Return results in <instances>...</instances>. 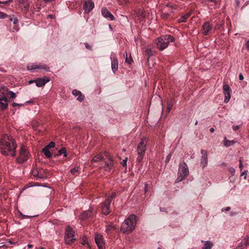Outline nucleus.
Masks as SVG:
<instances>
[{
  "label": "nucleus",
  "mask_w": 249,
  "mask_h": 249,
  "mask_svg": "<svg viewBox=\"0 0 249 249\" xmlns=\"http://www.w3.org/2000/svg\"><path fill=\"white\" fill-rule=\"evenodd\" d=\"M85 47L86 48L88 49V50H91L92 49V47L91 46H90V45L89 44V43H85Z\"/></svg>",
  "instance_id": "44"
},
{
  "label": "nucleus",
  "mask_w": 249,
  "mask_h": 249,
  "mask_svg": "<svg viewBox=\"0 0 249 249\" xmlns=\"http://www.w3.org/2000/svg\"><path fill=\"white\" fill-rule=\"evenodd\" d=\"M50 78L49 77L45 76L42 78H38L35 80V83L37 87H43L47 82L50 81Z\"/></svg>",
  "instance_id": "16"
},
{
  "label": "nucleus",
  "mask_w": 249,
  "mask_h": 249,
  "mask_svg": "<svg viewBox=\"0 0 249 249\" xmlns=\"http://www.w3.org/2000/svg\"><path fill=\"white\" fill-rule=\"evenodd\" d=\"M173 107V101L171 100L170 101H168L167 104V109L166 111L167 113L170 112Z\"/></svg>",
  "instance_id": "31"
},
{
  "label": "nucleus",
  "mask_w": 249,
  "mask_h": 249,
  "mask_svg": "<svg viewBox=\"0 0 249 249\" xmlns=\"http://www.w3.org/2000/svg\"><path fill=\"white\" fill-rule=\"evenodd\" d=\"M95 7V3L92 0H86L83 3V9L86 14H89Z\"/></svg>",
  "instance_id": "11"
},
{
  "label": "nucleus",
  "mask_w": 249,
  "mask_h": 249,
  "mask_svg": "<svg viewBox=\"0 0 249 249\" xmlns=\"http://www.w3.org/2000/svg\"><path fill=\"white\" fill-rule=\"evenodd\" d=\"M53 0H43V1L45 2H52Z\"/></svg>",
  "instance_id": "58"
},
{
  "label": "nucleus",
  "mask_w": 249,
  "mask_h": 249,
  "mask_svg": "<svg viewBox=\"0 0 249 249\" xmlns=\"http://www.w3.org/2000/svg\"><path fill=\"white\" fill-rule=\"evenodd\" d=\"M36 249H45L43 248H41V247H40L39 248H36Z\"/></svg>",
  "instance_id": "64"
},
{
  "label": "nucleus",
  "mask_w": 249,
  "mask_h": 249,
  "mask_svg": "<svg viewBox=\"0 0 249 249\" xmlns=\"http://www.w3.org/2000/svg\"><path fill=\"white\" fill-rule=\"evenodd\" d=\"M243 78H244V76L242 75V74H240L239 75V80H243Z\"/></svg>",
  "instance_id": "48"
},
{
  "label": "nucleus",
  "mask_w": 249,
  "mask_h": 249,
  "mask_svg": "<svg viewBox=\"0 0 249 249\" xmlns=\"http://www.w3.org/2000/svg\"><path fill=\"white\" fill-rule=\"evenodd\" d=\"M29 7V3H27V5L25 6V8H28Z\"/></svg>",
  "instance_id": "63"
},
{
  "label": "nucleus",
  "mask_w": 249,
  "mask_h": 249,
  "mask_svg": "<svg viewBox=\"0 0 249 249\" xmlns=\"http://www.w3.org/2000/svg\"><path fill=\"white\" fill-rule=\"evenodd\" d=\"M212 27L213 26L210 21H205L202 26L203 34L205 35H209L212 29Z\"/></svg>",
  "instance_id": "17"
},
{
  "label": "nucleus",
  "mask_w": 249,
  "mask_h": 249,
  "mask_svg": "<svg viewBox=\"0 0 249 249\" xmlns=\"http://www.w3.org/2000/svg\"><path fill=\"white\" fill-rule=\"evenodd\" d=\"M201 242L204 243V246L202 249H211L213 246V243L211 241L202 240Z\"/></svg>",
  "instance_id": "23"
},
{
  "label": "nucleus",
  "mask_w": 249,
  "mask_h": 249,
  "mask_svg": "<svg viewBox=\"0 0 249 249\" xmlns=\"http://www.w3.org/2000/svg\"><path fill=\"white\" fill-rule=\"evenodd\" d=\"M78 171V167H74L73 168H71V172L73 175H76V173Z\"/></svg>",
  "instance_id": "33"
},
{
  "label": "nucleus",
  "mask_w": 249,
  "mask_h": 249,
  "mask_svg": "<svg viewBox=\"0 0 249 249\" xmlns=\"http://www.w3.org/2000/svg\"><path fill=\"white\" fill-rule=\"evenodd\" d=\"M231 208L230 207H227L224 209H222V210L223 211V210H225L226 211H229V210H230Z\"/></svg>",
  "instance_id": "51"
},
{
  "label": "nucleus",
  "mask_w": 249,
  "mask_h": 249,
  "mask_svg": "<svg viewBox=\"0 0 249 249\" xmlns=\"http://www.w3.org/2000/svg\"><path fill=\"white\" fill-rule=\"evenodd\" d=\"M126 57H125V61L126 63H129V64H130V63L133 62V59L130 55V57L128 58L127 57V53H125Z\"/></svg>",
  "instance_id": "32"
},
{
  "label": "nucleus",
  "mask_w": 249,
  "mask_h": 249,
  "mask_svg": "<svg viewBox=\"0 0 249 249\" xmlns=\"http://www.w3.org/2000/svg\"><path fill=\"white\" fill-rule=\"evenodd\" d=\"M127 162V158H125L121 163V164L123 166H126Z\"/></svg>",
  "instance_id": "41"
},
{
  "label": "nucleus",
  "mask_w": 249,
  "mask_h": 249,
  "mask_svg": "<svg viewBox=\"0 0 249 249\" xmlns=\"http://www.w3.org/2000/svg\"><path fill=\"white\" fill-rule=\"evenodd\" d=\"M111 68L113 73H115L118 69V59L117 58H114L111 60Z\"/></svg>",
  "instance_id": "22"
},
{
  "label": "nucleus",
  "mask_w": 249,
  "mask_h": 249,
  "mask_svg": "<svg viewBox=\"0 0 249 249\" xmlns=\"http://www.w3.org/2000/svg\"><path fill=\"white\" fill-rule=\"evenodd\" d=\"M0 142V152L2 155L16 156L17 143L12 135L7 134L2 135Z\"/></svg>",
  "instance_id": "1"
},
{
  "label": "nucleus",
  "mask_w": 249,
  "mask_h": 249,
  "mask_svg": "<svg viewBox=\"0 0 249 249\" xmlns=\"http://www.w3.org/2000/svg\"><path fill=\"white\" fill-rule=\"evenodd\" d=\"M33 82H35V80H31V81H29V83H33Z\"/></svg>",
  "instance_id": "62"
},
{
  "label": "nucleus",
  "mask_w": 249,
  "mask_h": 249,
  "mask_svg": "<svg viewBox=\"0 0 249 249\" xmlns=\"http://www.w3.org/2000/svg\"><path fill=\"white\" fill-rule=\"evenodd\" d=\"M238 128H239V126H238V125H233L232 126V129L234 131H237V130H238Z\"/></svg>",
  "instance_id": "45"
},
{
  "label": "nucleus",
  "mask_w": 249,
  "mask_h": 249,
  "mask_svg": "<svg viewBox=\"0 0 249 249\" xmlns=\"http://www.w3.org/2000/svg\"><path fill=\"white\" fill-rule=\"evenodd\" d=\"M63 155L64 157L67 156V153L66 147H62L60 150L58 151L56 154L54 155V157L60 156V155Z\"/></svg>",
  "instance_id": "25"
},
{
  "label": "nucleus",
  "mask_w": 249,
  "mask_h": 249,
  "mask_svg": "<svg viewBox=\"0 0 249 249\" xmlns=\"http://www.w3.org/2000/svg\"><path fill=\"white\" fill-rule=\"evenodd\" d=\"M145 54L147 55V60H149L151 56L154 54L153 51L151 49H147L145 50Z\"/></svg>",
  "instance_id": "29"
},
{
  "label": "nucleus",
  "mask_w": 249,
  "mask_h": 249,
  "mask_svg": "<svg viewBox=\"0 0 249 249\" xmlns=\"http://www.w3.org/2000/svg\"><path fill=\"white\" fill-rule=\"evenodd\" d=\"M8 107V99L7 97L2 96L0 98V108L2 110L7 109Z\"/></svg>",
  "instance_id": "21"
},
{
  "label": "nucleus",
  "mask_w": 249,
  "mask_h": 249,
  "mask_svg": "<svg viewBox=\"0 0 249 249\" xmlns=\"http://www.w3.org/2000/svg\"><path fill=\"white\" fill-rule=\"evenodd\" d=\"M249 245V237L244 239L238 245L235 249H247L248 246Z\"/></svg>",
  "instance_id": "20"
},
{
  "label": "nucleus",
  "mask_w": 249,
  "mask_h": 249,
  "mask_svg": "<svg viewBox=\"0 0 249 249\" xmlns=\"http://www.w3.org/2000/svg\"><path fill=\"white\" fill-rule=\"evenodd\" d=\"M48 16L50 18H53L55 17L53 15H48Z\"/></svg>",
  "instance_id": "55"
},
{
  "label": "nucleus",
  "mask_w": 249,
  "mask_h": 249,
  "mask_svg": "<svg viewBox=\"0 0 249 249\" xmlns=\"http://www.w3.org/2000/svg\"><path fill=\"white\" fill-rule=\"evenodd\" d=\"M3 96H5L4 92H2V91L1 90V89H0V97H3Z\"/></svg>",
  "instance_id": "49"
},
{
  "label": "nucleus",
  "mask_w": 249,
  "mask_h": 249,
  "mask_svg": "<svg viewBox=\"0 0 249 249\" xmlns=\"http://www.w3.org/2000/svg\"><path fill=\"white\" fill-rule=\"evenodd\" d=\"M55 146V143L53 141L50 142H49L48 144V146L49 147V148L54 147Z\"/></svg>",
  "instance_id": "36"
},
{
  "label": "nucleus",
  "mask_w": 249,
  "mask_h": 249,
  "mask_svg": "<svg viewBox=\"0 0 249 249\" xmlns=\"http://www.w3.org/2000/svg\"><path fill=\"white\" fill-rule=\"evenodd\" d=\"M248 171H243L241 174V176H244V179H246L247 178V174H246V173Z\"/></svg>",
  "instance_id": "43"
},
{
  "label": "nucleus",
  "mask_w": 249,
  "mask_h": 249,
  "mask_svg": "<svg viewBox=\"0 0 249 249\" xmlns=\"http://www.w3.org/2000/svg\"><path fill=\"white\" fill-rule=\"evenodd\" d=\"M109 28L111 30H112V27L111 25V24H109Z\"/></svg>",
  "instance_id": "61"
},
{
  "label": "nucleus",
  "mask_w": 249,
  "mask_h": 249,
  "mask_svg": "<svg viewBox=\"0 0 249 249\" xmlns=\"http://www.w3.org/2000/svg\"><path fill=\"white\" fill-rule=\"evenodd\" d=\"M147 140L146 137H142L137 146V153L138 156L136 159L137 162H140L142 160L146 150Z\"/></svg>",
  "instance_id": "5"
},
{
  "label": "nucleus",
  "mask_w": 249,
  "mask_h": 249,
  "mask_svg": "<svg viewBox=\"0 0 249 249\" xmlns=\"http://www.w3.org/2000/svg\"><path fill=\"white\" fill-rule=\"evenodd\" d=\"M32 174L35 177H38L39 178H44L45 177V176L44 175V174H42V173L40 171H37V170L33 171Z\"/></svg>",
  "instance_id": "27"
},
{
  "label": "nucleus",
  "mask_w": 249,
  "mask_h": 249,
  "mask_svg": "<svg viewBox=\"0 0 249 249\" xmlns=\"http://www.w3.org/2000/svg\"><path fill=\"white\" fill-rule=\"evenodd\" d=\"M33 102H34L33 100H30V101H26L25 102V103L24 104V105L28 104V103H33Z\"/></svg>",
  "instance_id": "53"
},
{
  "label": "nucleus",
  "mask_w": 249,
  "mask_h": 249,
  "mask_svg": "<svg viewBox=\"0 0 249 249\" xmlns=\"http://www.w3.org/2000/svg\"><path fill=\"white\" fill-rule=\"evenodd\" d=\"M137 223V216L134 214L129 216L123 223L121 230L123 232H130L134 229Z\"/></svg>",
  "instance_id": "2"
},
{
  "label": "nucleus",
  "mask_w": 249,
  "mask_h": 249,
  "mask_svg": "<svg viewBox=\"0 0 249 249\" xmlns=\"http://www.w3.org/2000/svg\"><path fill=\"white\" fill-rule=\"evenodd\" d=\"M72 94L75 97H77V100H78V101H83L85 98L84 95H83V94L82 93L81 91L78 90V89H73V90L72 91Z\"/></svg>",
  "instance_id": "19"
},
{
  "label": "nucleus",
  "mask_w": 249,
  "mask_h": 249,
  "mask_svg": "<svg viewBox=\"0 0 249 249\" xmlns=\"http://www.w3.org/2000/svg\"><path fill=\"white\" fill-rule=\"evenodd\" d=\"M191 13L190 12H188V13L185 14L184 15H182L179 19V22H186L187 18H189L191 16Z\"/></svg>",
  "instance_id": "28"
},
{
  "label": "nucleus",
  "mask_w": 249,
  "mask_h": 249,
  "mask_svg": "<svg viewBox=\"0 0 249 249\" xmlns=\"http://www.w3.org/2000/svg\"><path fill=\"white\" fill-rule=\"evenodd\" d=\"M28 248H33V245H28Z\"/></svg>",
  "instance_id": "59"
},
{
  "label": "nucleus",
  "mask_w": 249,
  "mask_h": 249,
  "mask_svg": "<svg viewBox=\"0 0 249 249\" xmlns=\"http://www.w3.org/2000/svg\"><path fill=\"white\" fill-rule=\"evenodd\" d=\"M76 238L75 237L74 231L71 227L68 226L66 227L65 230V240L67 244H72L75 241Z\"/></svg>",
  "instance_id": "6"
},
{
  "label": "nucleus",
  "mask_w": 249,
  "mask_h": 249,
  "mask_svg": "<svg viewBox=\"0 0 249 249\" xmlns=\"http://www.w3.org/2000/svg\"><path fill=\"white\" fill-rule=\"evenodd\" d=\"M239 168L240 169L241 171H242V169H243V164L241 161V160H239Z\"/></svg>",
  "instance_id": "46"
},
{
  "label": "nucleus",
  "mask_w": 249,
  "mask_h": 249,
  "mask_svg": "<svg viewBox=\"0 0 249 249\" xmlns=\"http://www.w3.org/2000/svg\"><path fill=\"white\" fill-rule=\"evenodd\" d=\"M13 0H5V1H0V3H3L4 4V5H8V4L9 3V2H12Z\"/></svg>",
  "instance_id": "42"
},
{
  "label": "nucleus",
  "mask_w": 249,
  "mask_h": 249,
  "mask_svg": "<svg viewBox=\"0 0 249 249\" xmlns=\"http://www.w3.org/2000/svg\"><path fill=\"white\" fill-rule=\"evenodd\" d=\"M202 155L200 159V164L202 168H205L208 164V152L205 150H201Z\"/></svg>",
  "instance_id": "13"
},
{
  "label": "nucleus",
  "mask_w": 249,
  "mask_h": 249,
  "mask_svg": "<svg viewBox=\"0 0 249 249\" xmlns=\"http://www.w3.org/2000/svg\"><path fill=\"white\" fill-rule=\"evenodd\" d=\"M116 196V193H112L110 196H108V197H109L110 198V204L112 202V200L114 197Z\"/></svg>",
  "instance_id": "39"
},
{
  "label": "nucleus",
  "mask_w": 249,
  "mask_h": 249,
  "mask_svg": "<svg viewBox=\"0 0 249 249\" xmlns=\"http://www.w3.org/2000/svg\"><path fill=\"white\" fill-rule=\"evenodd\" d=\"M95 243L99 249H105V242L102 234L96 233L95 236Z\"/></svg>",
  "instance_id": "14"
},
{
  "label": "nucleus",
  "mask_w": 249,
  "mask_h": 249,
  "mask_svg": "<svg viewBox=\"0 0 249 249\" xmlns=\"http://www.w3.org/2000/svg\"><path fill=\"white\" fill-rule=\"evenodd\" d=\"M101 13L105 18H108V19H109L111 21H113V20L115 19V17L113 15H112V14H111L106 7H103L101 8Z\"/></svg>",
  "instance_id": "15"
},
{
  "label": "nucleus",
  "mask_w": 249,
  "mask_h": 249,
  "mask_svg": "<svg viewBox=\"0 0 249 249\" xmlns=\"http://www.w3.org/2000/svg\"><path fill=\"white\" fill-rule=\"evenodd\" d=\"M229 170L231 172V173H234V172L235 171V169L234 168H230L229 169Z\"/></svg>",
  "instance_id": "50"
},
{
  "label": "nucleus",
  "mask_w": 249,
  "mask_h": 249,
  "mask_svg": "<svg viewBox=\"0 0 249 249\" xmlns=\"http://www.w3.org/2000/svg\"><path fill=\"white\" fill-rule=\"evenodd\" d=\"M147 188H148L147 187V184H145V186H144V191H145V192H147Z\"/></svg>",
  "instance_id": "54"
},
{
  "label": "nucleus",
  "mask_w": 249,
  "mask_h": 249,
  "mask_svg": "<svg viewBox=\"0 0 249 249\" xmlns=\"http://www.w3.org/2000/svg\"><path fill=\"white\" fill-rule=\"evenodd\" d=\"M103 159L104 158L103 157V155L101 154V153H99V154L96 155V156H94V157L91 159V162H100V161L103 160Z\"/></svg>",
  "instance_id": "26"
},
{
  "label": "nucleus",
  "mask_w": 249,
  "mask_h": 249,
  "mask_svg": "<svg viewBox=\"0 0 249 249\" xmlns=\"http://www.w3.org/2000/svg\"><path fill=\"white\" fill-rule=\"evenodd\" d=\"M36 69H43L46 71H49L50 67H48L46 64H31L27 66V70L31 71H33Z\"/></svg>",
  "instance_id": "10"
},
{
  "label": "nucleus",
  "mask_w": 249,
  "mask_h": 249,
  "mask_svg": "<svg viewBox=\"0 0 249 249\" xmlns=\"http://www.w3.org/2000/svg\"><path fill=\"white\" fill-rule=\"evenodd\" d=\"M114 228V227H113V226H112V225H108V226H107L106 227V232H109V231H110V230L112 229V228Z\"/></svg>",
  "instance_id": "34"
},
{
  "label": "nucleus",
  "mask_w": 249,
  "mask_h": 249,
  "mask_svg": "<svg viewBox=\"0 0 249 249\" xmlns=\"http://www.w3.org/2000/svg\"><path fill=\"white\" fill-rule=\"evenodd\" d=\"M97 211H95L94 208H92V207H90L89 210L81 213L79 215V218H80L81 220H85L89 218V217H92V216L95 215Z\"/></svg>",
  "instance_id": "9"
},
{
  "label": "nucleus",
  "mask_w": 249,
  "mask_h": 249,
  "mask_svg": "<svg viewBox=\"0 0 249 249\" xmlns=\"http://www.w3.org/2000/svg\"><path fill=\"white\" fill-rule=\"evenodd\" d=\"M101 211L103 214L105 215H107L111 211L110 210V198L108 196L101 204Z\"/></svg>",
  "instance_id": "8"
},
{
  "label": "nucleus",
  "mask_w": 249,
  "mask_h": 249,
  "mask_svg": "<svg viewBox=\"0 0 249 249\" xmlns=\"http://www.w3.org/2000/svg\"><path fill=\"white\" fill-rule=\"evenodd\" d=\"M18 18H15L14 20V24H17V23H18Z\"/></svg>",
  "instance_id": "52"
},
{
  "label": "nucleus",
  "mask_w": 249,
  "mask_h": 249,
  "mask_svg": "<svg viewBox=\"0 0 249 249\" xmlns=\"http://www.w3.org/2000/svg\"><path fill=\"white\" fill-rule=\"evenodd\" d=\"M234 143V141H233V140H231H231H228L226 139V137H225L224 139V144L226 146H231V145L233 144Z\"/></svg>",
  "instance_id": "30"
},
{
  "label": "nucleus",
  "mask_w": 249,
  "mask_h": 249,
  "mask_svg": "<svg viewBox=\"0 0 249 249\" xmlns=\"http://www.w3.org/2000/svg\"><path fill=\"white\" fill-rule=\"evenodd\" d=\"M247 48L249 50V40L247 42Z\"/></svg>",
  "instance_id": "56"
},
{
  "label": "nucleus",
  "mask_w": 249,
  "mask_h": 249,
  "mask_svg": "<svg viewBox=\"0 0 249 249\" xmlns=\"http://www.w3.org/2000/svg\"><path fill=\"white\" fill-rule=\"evenodd\" d=\"M210 131H211V132H214V128H213V127L211 128H210Z\"/></svg>",
  "instance_id": "57"
},
{
  "label": "nucleus",
  "mask_w": 249,
  "mask_h": 249,
  "mask_svg": "<svg viewBox=\"0 0 249 249\" xmlns=\"http://www.w3.org/2000/svg\"><path fill=\"white\" fill-rule=\"evenodd\" d=\"M21 215L23 216V217H29L30 216H28V215H23V214H21Z\"/></svg>",
  "instance_id": "60"
},
{
  "label": "nucleus",
  "mask_w": 249,
  "mask_h": 249,
  "mask_svg": "<svg viewBox=\"0 0 249 249\" xmlns=\"http://www.w3.org/2000/svg\"><path fill=\"white\" fill-rule=\"evenodd\" d=\"M114 165L113 160L110 156L108 157V160L105 161V164L103 166V168L106 171H109L111 170L112 167Z\"/></svg>",
  "instance_id": "18"
},
{
  "label": "nucleus",
  "mask_w": 249,
  "mask_h": 249,
  "mask_svg": "<svg viewBox=\"0 0 249 249\" xmlns=\"http://www.w3.org/2000/svg\"><path fill=\"white\" fill-rule=\"evenodd\" d=\"M25 106V104H17V103H13L12 104L13 107H16V106L18 107H21V106Z\"/></svg>",
  "instance_id": "35"
},
{
  "label": "nucleus",
  "mask_w": 249,
  "mask_h": 249,
  "mask_svg": "<svg viewBox=\"0 0 249 249\" xmlns=\"http://www.w3.org/2000/svg\"><path fill=\"white\" fill-rule=\"evenodd\" d=\"M42 152L44 153V154L47 158H51L52 154L49 150V147H48V144L44 147H43L42 149Z\"/></svg>",
  "instance_id": "24"
},
{
  "label": "nucleus",
  "mask_w": 249,
  "mask_h": 249,
  "mask_svg": "<svg viewBox=\"0 0 249 249\" xmlns=\"http://www.w3.org/2000/svg\"><path fill=\"white\" fill-rule=\"evenodd\" d=\"M8 17V15L6 14L3 13V12H0V18H5Z\"/></svg>",
  "instance_id": "38"
},
{
  "label": "nucleus",
  "mask_w": 249,
  "mask_h": 249,
  "mask_svg": "<svg viewBox=\"0 0 249 249\" xmlns=\"http://www.w3.org/2000/svg\"><path fill=\"white\" fill-rule=\"evenodd\" d=\"M189 170L186 163H183L182 164H180L178 171V181H181L183 180L185 176H187Z\"/></svg>",
  "instance_id": "7"
},
{
  "label": "nucleus",
  "mask_w": 249,
  "mask_h": 249,
  "mask_svg": "<svg viewBox=\"0 0 249 249\" xmlns=\"http://www.w3.org/2000/svg\"><path fill=\"white\" fill-rule=\"evenodd\" d=\"M174 41H175L174 36H171V35H164L155 40L156 47L160 50H164L167 48L170 42H174Z\"/></svg>",
  "instance_id": "3"
},
{
  "label": "nucleus",
  "mask_w": 249,
  "mask_h": 249,
  "mask_svg": "<svg viewBox=\"0 0 249 249\" xmlns=\"http://www.w3.org/2000/svg\"><path fill=\"white\" fill-rule=\"evenodd\" d=\"M171 157H172V154H171V153H169V154H168L167 156V157H166V158L165 159V162H168L169 161H170V159L171 158Z\"/></svg>",
  "instance_id": "40"
},
{
  "label": "nucleus",
  "mask_w": 249,
  "mask_h": 249,
  "mask_svg": "<svg viewBox=\"0 0 249 249\" xmlns=\"http://www.w3.org/2000/svg\"><path fill=\"white\" fill-rule=\"evenodd\" d=\"M19 1L20 3L25 4L27 3V2H28V0H19Z\"/></svg>",
  "instance_id": "47"
},
{
  "label": "nucleus",
  "mask_w": 249,
  "mask_h": 249,
  "mask_svg": "<svg viewBox=\"0 0 249 249\" xmlns=\"http://www.w3.org/2000/svg\"><path fill=\"white\" fill-rule=\"evenodd\" d=\"M9 93L10 95V97L12 98H16V94L15 93V92H13V91H9Z\"/></svg>",
  "instance_id": "37"
},
{
  "label": "nucleus",
  "mask_w": 249,
  "mask_h": 249,
  "mask_svg": "<svg viewBox=\"0 0 249 249\" xmlns=\"http://www.w3.org/2000/svg\"><path fill=\"white\" fill-rule=\"evenodd\" d=\"M223 93L225 95L224 102L228 103L231 97V88L229 85H224L223 86Z\"/></svg>",
  "instance_id": "12"
},
{
  "label": "nucleus",
  "mask_w": 249,
  "mask_h": 249,
  "mask_svg": "<svg viewBox=\"0 0 249 249\" xmlns=\"http://www.w3.org/2000/svg\"><path fill=\"white\" fill-rule=\"evenodd\" d=\"M18 154V156L16 159V161L19 164L24 163V162L28 160L30 156V153L27 146L23 144H21L20 146Z\"/></svg>",
  "instance_id": "4"
}]
</instances>
